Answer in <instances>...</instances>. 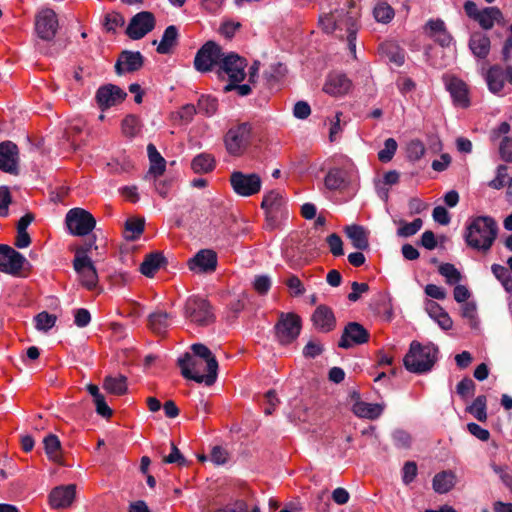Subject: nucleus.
Instances as JSON below:
<instances>
[{
    "label": "nucleus",
    "mask_w": 512,
    "mask_h": 512,
    "mask_svg": "<svg viewBox=\"0 0 512 512\" xmlns=\"http://www.w3.org/2000/svg\"><path fill=\"white\" fill-rule=\"evenodd\" d=\"M224 56L225 54L218 44L208 41L196 53L194 67L199 72L211 71L214 65L221 64V59Z\"/></svg>",
    "instance_id": "8"
},
{
    "label": "nucleus",
    "mask_w": 512,
    "mask_h": 512,
    "mask_svg": "<svg viewBox=\"0 0 512 512\" xmlns=\"http://www.w3.org/2000/svg\"><path fill=\"white\" fill-rule=\"evenodd\" d=\"M350 183L348 172L341 168H331L325 178L324 185L328 190H342Z\"/></svg>",
    "instance_id": "27"
},
{
    "label": "nucleus",
    "mask_w": 512,
    "mask_h": 512,
    "mask_svg": "<svg viewBox=\"0 0 512 512\" xmlns=\"http://www.w3.org/2000/svg\"><path fill=\"white\" fill-rule=\"evenodd\" d=\"M417 475V465L413 461H408L402 469V480L405 484L411 483Z\"/></svg>",
    "instance_id": "60"
},
{
    "label": "nucleus",
    "mask_w": 512,
    "mask_h": 512,
    "mask_svg": "<svg viewBox=\"0 0 512 512\" xmlns=\"http://www.w3.org/2000/svg\"><path fill=\"white\" fill-rule=\"evenodd\" d=\"M154 28V16L150 12H140L130 21L126 33L134 40L141 39Z\"/></svg>",
    "instance_id": "16"
},
{
    "label": "nucleus",
    "mask_w": 512,
    "mask_h": 512,
    "mask_svg": "<svg viewBox=\"0 0 512 512\" xmlns=\"http://www.w3.org/2000/svg\"><path fill=\"white\" fill-rule=\"evenodd\" d=\"M373 15L377 22L387 24L394 18V9L386 2H378L374 9Z\"/></svg>",
    "instance_id": "42"
},
{
    "label": "nucleus",
    "mask_w": 512,
    "mask_h": 512,
    "mask_svg": "<svg viewBox=\"0 0 512 512\" xmlns=\"http://www.w3.org/2000/svg\"><path fill=\"white\" fill-rule=\"evenodd\" d=\"M165 258L161 253H151L145 257L140 265V271L146 277H153L163 266Z\"/></svg>",
    "instance_id": "35"
},
{
    "label": "nucleus",
    "mask_w": 512,
    "mask_h": 512,
    "mask_svg": "<svg viewBox=\"0 0 512 512\" xmlns=\"http://www.w3.org/2000/svg\"><path fill=\"white\" fill-rule=\"evenodd\" d=\"M425 33L441 46H449L452 42V36L447 31L445 23L441 19H430L425 27Z\"/></svg>",
    "instance_id": "22"
},
{
    "label": "nucleus",
    "mask_w": 512,
    "mask_h": 512,
    "mask_svg": "<svg viewBox=\"0 0 512 512\" xmlns=\"http://www.w3.org/2000/svg\"><path fill=\"white\" fill-rule=\"evenodd\" d=\"M229 454L226 449L215 446L212 448L209 459L216 465H223L228 461Z\"/></svg>",
    "instance_id": "57"
},
{
    "label": "nucleus",
    "mask_w": 512,
    "mask_h": 512,
    "mask_svg": "<svg viewBox=\"0 0 512 512\" xmlns=\"http://www.w3.org/2000/svg\"><path fill=\"white\" fill-rule=\"evenodd\" d=\"M499 153L505 162H512V138L504 137L499 145Z\"/></svg>",
    "instance_id": "59"
},
{
    "label": "nucleus",
    "mask_w": 512,
    "mask_h": 512,
    "mask_svg": "<svg viewBox=\"0 0 512 512\" xmlns=\"http://www.w3.org/2000/svg\"><path fill=\"white\" fill-rule=\"evenodd\" d=\"M147 153L150 161L148 176L157 178L165 172L166 161L153 144L147 146Z\"/></svg>",
    "instance_id": "32"
},
{
    "label": "nucleus",
    "mask_w": 512,
    "mask_h": 512,
    "mask_svg": "<svg viewBox=\"0 0 512 512\" xmlns=\"http://www.w3.org/2000/svg\"><path fill=\"white\" fill-rule=\"evenodd\" d=\"M127 94L118 86L108 84L100 87L96 93L99 107L104 110L121 103Z\"/></svg>",
    "instance_id": "18"
},
{
    "label": "nucleus",
    "mask_w": 512,
    "mask_h": 512,
    "mask_svg": "<svg viewBox=\"0 0 512 512\" xmlns=\"http://www.w3.org/2000/svg\"><path fill=\"white\" fill-rule=\"evenodd\" d=\"M468 46L476 58L486 59L490 53L491 41L486 34L474 32L470 36Z\"/></svg>",
    "instance_id": "26"
},
{
    "label": "nucleus",
    "mask_w": 512,
    "mask_h": 512,
    "mask_svg": "<svg viewBox=\"0 0 512 512\" xmlns=\"http://www.w3.org/2000/svg\"><path fill=\"white\" fill-rule=\"evenodd\" d=\"M252 138V126L248 122L233 125L224 136L226 151L231 156H241L249 147Z\"/></svg>",
    "instance_id": "5"
},
{
    "label": "nucleus",
    "mask_w": 512,
    "mask_h": 512,
    "mask_svg": "<svg viewBox=\"0 0 512 512\" xmlns=\"http://www.w3.org/2000/svg\"><path fill=\"white\" fill-rule=\"evenodd\" d=\"M342 12H339L336 9L334 12L330 14H326L319 18V24L322 30L326 33H333L337 30V17H340Z\"/></svg>",
    "instance_id": "48"
},
{
    "label": "nucleus",
    "mask_w": 512,
    "mask_h": 512,
    "mask_svg": "<svg viewBox=\"0 0 512 512\" xmlns=\"http://www.w3.org/2000/svg\"><path fill=\"white\" fill-rule=\"evenodd\" d=\"M456 483V476L452 471H443L433 478V488L437 493L449 492Z\"/></svg>",
    "instance_id": "37"
},
{
    "label": "nucleus",
    "mask_w": 512,
    "mask_h": 512,
    "mask_svg": "<svg viewBox=\"0 0 512 512\" xmlns=\"http://www.w3.org/2000/svg\"><path fill=\"white\" fill-rule=\"evenodd\" d=\"M261 207L265 210L266 218L269 221L274 222L279 217L287 214L285 199L282 193L277 190H271L264 195Z\"/></svg>",
    "instance_id": "12"
},
{
    "label": "nucleus",
    "mask_w": 512,
    "mask_h": 512,
    "mask_svg": "<svg viewBox=\"0 0 512 512\" xmlns=\"http://www.w3.org/2000/svg\"><path fill=\"white\" fill-rule=\"evenodd\" d=\"M103 387L111 394L122 395L127 391L126 377L123 375L117 377L108 376L104 380Z\"/></svg>",
    "instance_id": "41"
},
{
    "label": "nucleus",
    "mask_w": 512,
    "mask_h": 512,
    "mask_svg": "<svg viewBox=\"0 0 512 512\" xmlns=\"http://www.w3.org/2000/svg\"><path fill=\"white\" fill-rule=\"evenodd\" d=\"M383 410L384 407L381 404L367 403L360 400L356 401L352 407V411L356 416L367 419L378 418Z\"/></svg>",
    "instance_id": "31"
},
{
    "label": "nucleus",
    "mask_w": 512,
    "mask_h": 512,
    "mask_svg": "<svg viewBox=\"0 0 512 512\" xmlns=\"http://www.w3.org/2000/svg\"><path fill=\"white\" fill-rule=\"evenodd\" d=\"M285 284L287 285L291 295L293 296H301L305 293V288L301 280L295 275H290L288 279L285 281Z\"/></svg>",
    "instance_id": "56"
},
{
    "label": "nucleus",
    "mask_w": 512,
    "mask_h": 512,
    "mask_svg": "<svg viewBox=\"0 0 512 512\" xmlns=\"http://www.w3.org/2000/svg\"><path fill=\"white\" fill-rule=\"evenodd\" d=\"M121 130L125 136L135 137L140 131L139 120L133 115L125 117L121 124Z\"/></svg>",
    "instance_id": "49"
},
{
    "label": "nucleus",
    "mask_w": 512,
    "mask_h": 512,
    "mask_svg": "<svg viewBox=\"0 0 512 512\" xmlns=\"http://www.w3.org/2000/svg\"><path fill=\"white\" fill-rule=\"evenodd\" d=\"M397 150V142L393 138L385 140L384 148L378 152V158L381 162H389Z\"/></svg>",
    "instance_id": "52"
},
{
    "label": "nucleus",
    "mask_w": 512,
    "mask_h": 512,
    "mask_svg": "<svg viewBox=\"0 0 512 512\" xmlns=\"http://www.w3.org/2000/svg\"><path fill=\"white\" fill-rule=\"evenodd\" d=\"M275 329L278 341L281 344H289L300 334L301 318L293 313H282Z\"/></svg>",
    "instance_id": "10"
},
{
    "label": "nucleus",
    "mask_w": 512,
    "mask_h": 512,
    "mask_svg": "<svg viewBox=\"0 0 512 512\" xmlns=\"http://www.w3.org/2000/svg\"><path fill=\"white\" fill-rule=\"evenodd\" d=\"M145 221L142 218L128 219L125 224L126 238L130 240L137 239L144 230Z\"/></svg>",
    "instance_id": "47"
},
{
    "label": "nucleus",
    "mask_w": 512,
    "mask_h": 512,
    "mask_svg": "<svg viewBox=\"0 0 512 512\" xmlns=\"http://www.w3.org/2000/svg\"><path fill=\"white\" fill-rule=\"evenodd\" d=\"M19 152L16 144L11 141L0 144V170L10 174L18 173Z\"/></svg>",
    "instance_id": "19"
},
{
    "label": "nucleus",
    "mask_w": 512,
    "mask_h": 512,
    "mask_svg": "<svg viewBox=\"0 0 512 512\" xmlns=\"http://www.w3.org/2000/svg\"><path fill=\"white\" fill-rule=\"evenodd\" d=\"M215 167V159L212 155L201 153L195 156L191 162V168L195 173L203 174L211 172Z\"/></svg>",
    "instance_id": "38"
},
{
    "label": "nucleus",
    "mask_w": 512,
    "mask_h": 512,
    "mask_svg": "<svg viewBox=\"0 0 512 512\" xmlns=\"http://www.w3.org/2000/svg\"><path fill=\"white\" fill-rule=\"evenodd\" d=\"M327 243H328L331 253L334 256L343 255V253H344L343 252V243H342L341 238L337 234L333 233V234L329 235L327 237Z\"/></svg>",
    "instance_id": "58"
},
{
    "label": "nucleus",
    "mask_w": 512,
    "mask_h": 512,
    "mask_svg": "<svg viewBox=\"0 0 512 512\" xmlns=\"http://www.w3.org/2000/svg\"><path fill=\"white\" fill-rule=\"evenodd\" d=\"M507 178V167L505 165H499L496 171V177L488 183V186L500 190L506 184Z\"/></svg>",
    "instance_id": "54"
},
{
    "label": "nucleus",
    "mask_w": 512,
    "mask_h": 512,
    "mask_svg": "<svg viewBox=\"0 0 512 512\" xmlns=\"http://www.w3.org/2000/svg\"><path fill=\"white\" fill-rule=\"evenodd\" d=\"M352 87L351 81L346 75L338 72L330 73L323 85V91L333 97H340L347 94Z\"/></svg>",
    "instance_id": "20"
},
{
    "label": "nucleus",
    "mask_w": 512,
    "mask_h": 512,
    "mask_svg": "<svg viewBox=\"0 0 512 512\" xmlns=\"http://www.w3.org/2000/svg\"><path fill=\"white\" fill-rule=\"evenodd\" d=\"M163 462L167 464H178L183 466L186 464L184 456L181 454L179 449L174 443H171V452L169 455L163 457Z\"/></svg>",
    "instance_id": "55"
},
{
    "label": "nucleus",
    "mask_w": 512,
    "mask_h": 512,
    "mask_svg": "<svg viewBox=\"0 0 512 512\" xmlns=\"http://www.w3.org/2000/svg\"><path fill=\"white\" fill-rule=\"evenodd\" d=\"M178 29L174 25L168 26L157 45V52L160 54H168L176 46L178 41Z\"/></svg>",
    "instance_id": "36"
},
{
    "label": "nucleus",
    "mask_w": 512,
    "mask_h": 512,
    "mask_svg": "<svg viewBox=\"0 0 512 512\" xmlns=\"http://www.w3.org/2000/svg\"><path fill=\"white\" fill-rule=\"evenodd\" d=\"M461 315L463 318L468 320V323L472 329L479 328V318L477 315V306L475 302L463 303L461 307Z\"/></svg>",
    "instance_id": "45"
},
{
    "label": "nucleus",
    "mask_w": 512,
    "mask_h": 512,
    "mask_svg": "<svg viewBox=\"0 0 512 512\" xmlns=\"http://www.w3.org/2000/svg\"><path fill=\"white\" fill-rule=\"evenodd\" d=\"M57 317L46 311L40 312L34 317L35 328L41 332H48L54 327Z\"/></svg>",
    "instance_id": "44"
},
{
    "label": "nucleus",
    "mask_w": 512,
    "mask_h": 512,
    "mask_svg": "<svg viewBox=\"0 0 512 512\" xmlns=\"http://www.w3.org/2000/svg\"><path fill=\"white\" fill-rule=\"evenodd\" d=\"M486 82L488 89L493 94H500L503 91L505 84V73L504 69L500 66H492L486 73Z\"/></svg>",
    "instance_id": "30"
},
{
    "label": "nucleus",
    "mask_w": 512,
    "mask_h": 512,
    "mask_svg": "<svg viewBox=\"0 0 512 512\" xmlns=\"http://www.w3.org/2000/svg\"><path fill=\"white\" fill-rule=\"evenodd\" d=\"M312 322L315 328L321 332H329L336 325L333 311L325 305L316 308L312 315Z\"/></svg>",
    "instance_id": "25"
},
{
    "label": "nucleus",
    "mask_w": 512,
    "mask_h": 512,
    "mask_svg": "<svg viewBox=\"0 0 512 512\" xmlns=\"http://www.w3.org/2000/svg\"><path fill=\"white\" fill-rule=\"evenodd\" d=\"M124 23V17L117 12L108 13L104 18V27L108 32H114L117 28L122 27Z\"/></svg>",
    "instance_id": "53"
},
{
    "label": "nucleus",
    "mask_w": 512,
    "mask_h": 512,
    "mask_svg": "<svg viewBox=\"0 0 512 512\" xmlns=\"http://www.w3.org/2000/svg\"><path fill=\"white\" fill-rule=\"evenodd\" d=\"M503 20V14L497 7H486L481 10L477 22L484 30H490L493 28L495 23H501Z\"/></svg>",
    "instance_id": "33"
},
{
    "label": "nucleus",
    "mask_w": 512,
    "mask_h": 512,
    "mask_svg": "<svg viewBox=\"0 0 512 512\" xmlns=\"http://www.w3.org/2000/svg\"><path fill=\"white\" fill-rule=\"evenodd\" d=\"M25 262L24 256L7 245H0V271L17 275Z\"/></svg>",
    "instance_id": "14"
},
{
    "label": "nucleus",
    "mask_w": 512,
    "mask_h": 512,
    "mask_svg": "<svg viewBox=\"0 0 512 512\" xmlns=\"http://www.w3.org/2000/svg\"><path fill=\"white\" fill-rule=\"evenodd\" d=\"M498 232L499 227L493 217L474 216L467 221L464 239L468 247L487 253L497 239Z\"/></svg>",
    "instance_id": "1"
},
{
    "label": "nucleus",
    "mask_w": 512,
    "mask_h": 512,
    "mask_svg": "<svg viewBox=\"0 0 512 512\" xmlns=\"http://www.w3.org/2000/svg\"><path fill=\"white\" fill-rule=\"evenodd\" d=\"M398 225L397 235L399 237H410L415 235L422 228L423 222L420 218H417L410 223L401 220L398 222Z\"/></svg>",
    "instance_id": "46"
},
{
    "label": "nucleus",
    "mask_w": 512,
    "mask_h": 512,
    "mask_svg": "<svg viewBox=\"0 0 512 512\" xmlns=\"http://www.w3.org/2000/svg\"><path fill=\"white\" fill-rule=\"evenodd\" d=\"M75 495L76 486L74 484L58 486L50 492L49 503L55 509L67 508L74 501Z\"/></svg>",
    "instance_id": "21"
},
{
    "label": "nucleus",
    "mask_w": 512,
    "mask_h": 512,
    "mask_svg": "<svg viewBox=\"0 0 512 512\" xmlns=\"http://www.w3.org/2000/svg\"><path fill=\"white\" fill-rule=\"evenodd\" d=\"M344 231L354 248L366 250L369 247V232L363 226L356 224L348 225L344 228Z\"/></svg>",
    "instance_id": "29"
},
{
    "label": "nucleus",
    "mask_w": 512,
    "mask_h": 512,
    "mask_svg": "<svg viewBox=\"0 0 512 512\" xmlns=\"http://www.w3.org/2000/svg\"><path fill=\"white\" fill-rule=\"evenodd\" d=\"M368 331L357 322H350L344 328L343 334L339 341L341 348L348 349L354 345H361L368 341Z\"/></svg>",
    "instance_id": "17"
},
{
    "label": "nucleus",
    "mask_w": 512,
    "mask_h": 512,
    "mask_svg": "<svg viewBox=\"0 0 512 512\" xmlns=\"http://www.w3.org/2000/svg\"><path fill=\"white\" fill-rule=\"evenodd\" d=\"M446 88L450 92L456 106L467 108L470 105L467 85L460 79L451 77L446 81Z\"/></svg>",
    "instance_id": "23"
},
{
    "label": "nucleus",
    "mask_w": 512,
    "mask_h": 512,
    "mask_svg": "<svg viewBox=\"0 0 512 512\" xmlns=\"http://www.w3.org/2000/svg\"><path fill=\"white\" fill-rule=\"evenodd\" d=\"M233 191L241 197H250L260 192L262 179L257 173L234 171L230 176Z\"/></svg>",
    "instance_id": "7"
},
{
    "label": "nucleus",
    "mask_w": 512,
    "mask_h": 512,
    "mask_svg": "<svg viewBox=\"0 0 512 512\" xmlns=\"http://www.w3.org/2000/svg\"><path fill=\"white\" fill-rule=\"evenodd\" d=\"M178 365L182 375L197 383H205L211 385L217 378L218 362L216 359L194 358L190 354H185L178 359Z\"/></svg>",
    "instance_id": "2"
},
{
    "label": "nucleus",
    "mask_w": 512,
    "mask_h": 512,
    "mask_svg": "<svg viewBox=\"0 0 512 512\" xmlns=\"http://www.w3.org/2000/svg\"><path fill=\"white\" fill-rule=\"evenodd\" d=\"M425 310L443 330H450L452 328L453 321L451 317L438 303L427 300L425 302Z\"/></svg>",
    "instance_id": "28"
},
{
    "label": "nucleus",
    "mask_w": 512,
    "mask_h": 512,
    "mask_svg": "<svg viewBox=\"0 0 512 512\" xmlns=\"http://www.w3.org/2000/svg\"><path fill=\"white\" fill-rule=\"evenodd\" d=\"M439 273L445 277L446 282L450 285L458 283L461 279L460 272L450 263L442 264L439 267Z\"/></svg>",
    "instance_id": "50"
},
{
    "label": "nucleus",
    "mask_w": 512,
    "mask_h": 512,
    "mask_svg": "<svg viewBox=\"0 0 512 512\" xmlns=\"http://www.w3.org/2000/svg\"><path fill=\"white\" fill-rule=\"evenodd\" d=\"M93 245L94 242H90L86 246L77 248L73 260L74 270L77 272L81 284L88 290L94 289L98 283L96 268L87 255Z\"/></svg>",
    "instance_id": "4"
},
{
    "label": "nucleus",
    "mask_w": 512,
    "mask_h": 512,
    "mask_svg": "<svg viewBox=\"0 0 512 512\" xmlns=\"http://www.w3.org/2000/svg\"><path fill=\"white\" fill-rule=\"evenodd\" d=\"M486 404V397L484 395H480L467 408V411L472 414L478 421L484 422L487 419Z\"/></svg>",
    "instance_id": "43"
},
{
    "label": "nucleus",
    "mask_w": 512,
    "mask_h": 512,
    "mask_svg": "<svg viewBox=\"0 0 512 512\" xmlns=\"http://www.w3.org/2000/svg\"><path fill=\"white\" fill-rule=\"evenodd\" d=\"M91 321L90 312L87 309L80 308L74 313V323L78 327H86Z\"/></svg>",
    "instance_id": "64"
},
{
    "label": "nucleus",
    "mask_w": 512,
    "mask_h": 512,
    "mask_svg": "<svg viewBox=\"0 0 512 512\" xmlns=\"http://www.w3.org/2000/svg\"><path fill=\"white\" fill-rule=\"evenodd\" d=\"M491 270L493 275L502 283L503 286H506V283L512 282V278L504 266L500 264H493L491 266Z\"/></svg>",
    "instance_id": "61"
},
{
    "label": "nucleus",
    "mask_w": 512,
    "mask_h": 512,
    "mask_svg": "<svg viewBox=\"0 0 512 512\" xmlns=\"http://www.w3.org/2000/svg\"><path fill=\"white\" fill-rule=\"evenodd\" d=\"M44 448L48 458L54 462L61 461V443L54 434H49L43 440Z\"/></svg>",
    "instance_id": "40"
},
{
    "label": "nucleus",
    "mask_w": 512,
    "mask_h": 512,
    "mask_svg": "<svg viewBox=\"0 0 512 512\" xmlns=\"http://www.w3.org/2000/svg\"><path fill=\"white\" fill-rule=\"evenodd\" d=\"M143 65V57L140 52L124 51L119 56L115 65V70L118 75L125 72H133L140 69Z\"/></svg>",
    "instance_id": "24"
},
{
    "label": "nucleus",
    "mask_w": 512,
    "mask_h": 512,
    "mask_svg": "<svg viewBox=\"0 0 512 512\" xmlns=\"http://www.w3.org/2000/svg\"><path fill=\"white\" fill-rule=\"evenodd\" d=\"M188 267L195 273H212L217 267V254L211 249H202L188 261Z\"/></svg>",
    "instance_id": "15"
},
{
    "label": "nucleus",
    "mask_w": 512,
    "mask_h": 512,
    "mask_svg": "<svg viewBox=\"0 0 512 512\" xmlns=\"http://www.w3.org/2000/svg\"><path fill=\"white\" fill-rule=\"evenodd\" d=\"M438 352V347L432 343L422 345L417 341H412L403 360L404 366L412 373L428 372L437 361Z\"/></svg>",
    "instance_id": "3"
},
{
    "label": "nucleus",
    "mask_w": 512,
    "mask_h": 512,
    "mask_svg": "<svg viewBox=\"0 0 512 512\" xmlns=\"http://www.w3.org/2000/svg\"><path fill=\"white\" fill-rule=\"evenodd\" d=\"M185 317L200 326L209 325L214 320L210 304L205 299L197 297H191L186 301Z\"/></svg>",
    "instance_id": "9"
},
{
    "label": "nucleus",
    "mask_w": 512,
    "mask_h": 512,
    "mask_svg": "<svg viewBox=\"0 0 512 512\" xmlns=\"http://www.w3.org/2000/svg\"><path fill=\"white\" fill-rule=\"evenodd\" d=\"M35 29L43 40H52L58 29L56 13L51 9H44L36 17Z\"/></svg>",
    "instance_id": "13"
},
{
    "label": "nucleus",
    "mask_w": 512,
    "mask_h": 512,
    "mask_svg": "<svg viewBox=\"0 0 512 512\" xmlns=\"http://www.w3.org/2000/svg\"><path fill=\"white\" fill-rule=\"evenodd\" d=\"M65 223L70 234L86 236L95 228L96 220L87 210L72 208L66 214Z\"/></svg>",
    "instance_id": "6"
},
{
    "label": "nucleus",
    "mask_w": 512,
    "mask_h": 512,
    "mask_svg": "<svg viewBox=\"0 0 512 512\" xmlns=\"http://www.w3.org/2000/svg\"><path fill=\"white\" fill-rule=\"evenodd\" d=\"M218 108V102L215 98L209 96H202L198 102V109L200 113L206 116H212L215 114Z\"/></svg>",
    "instance_id": "51"
},
{
    "label": "nucleus",
    "mask_w": 512,
    "mask_h": 512,
    "mask_svg": "<svg viewBox=\"0 0 512 512\" xmlns=\"http://www.w3.org/2000/svg\"><path fill=\"white\" fill-rule=\"evenodd\" d=\"M191 350L193 351V354H194V358H201V359H205L209 362L210 359H216L213 355H212V352L210 351V349L208 347H206L205 345L203 344H200V343H197V344H193L191 346Z\"/></svg>",
    "instance_id": "63"
},
{
    "label": "nucleus",
    "mask_w": 512,
    "mask_h": 512,
    "mask_svg": "<svg viewBox=\"0 0 512 512\" xmlns=\"http://www.w3.org/2000/svg\"><path fill=\"white\" fill-rule=\"evenodd\" d=\"M360 17V12L356 9L351 11L346 19L345 25L347 26V42L350 52L354 57H356V36L358 31V18Z\"/></svg>",
    "instance_id": "34"
},
{
    "label": "nucleus",
    "mask_w": 512,
    "mask_h": 512,
    "mask_svg": "<svg viewBox=\"0 0 512 512\" xmlns=\"http://www.w3.org/2000/svg\"><path fill=\"white\" fill-rule=\"evenodd\" d=\"M247 62L235 53L226 54L221 59L220 71L224 72L231 82H242L245 78Z\"/></svg>",
    "instance_id": "11"
},
{
    "label": "nucleus",
    "mask_w": 512,
    "mask_h": 512,
    "mask_svg": "<svg viewBox=\"0 0 512 512\" xmlns=\"http://www.w3.org/2000/svg\"><path fill=\"white\" fill-rule=\"evenodd\" d=\"M171 316L165 311H156L149 315V327L158 334L164 333L170 325Z\"/></svg>",
    "instance_id": "39"
},
{
    "label": "nucleus",
    "mask_w": 512,
    "mask_h": 512,
    "mask_svg": "<svg viewBox=\"0 0 512 512\" xmlns=\"http://www.w3.org/2000/svg\"><path fill=\"white\" fill-rule=\"evenodd\" d=\"M474 388V382L470 378H464L457 384L456 390L462 398H466L473 393Z\"/></svg>",
    "instance_id": "62"
}]
</instances>
